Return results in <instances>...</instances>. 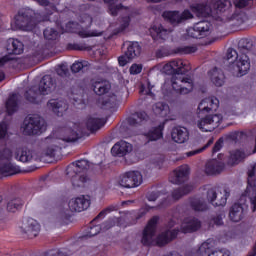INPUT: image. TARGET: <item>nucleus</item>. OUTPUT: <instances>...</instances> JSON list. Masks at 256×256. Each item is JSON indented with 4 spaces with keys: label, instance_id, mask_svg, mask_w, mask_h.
Listing matches in <instances>:
<instances>
[{
    "label": "nucleus",
    "instance_id": "f257e3e1",
    "mask_svg": "<svg viewBox=\"0 0 256 256\" xmlns=\"http://www.w3.org/2000/svg\"><path fill=\"white\" fill-rule=\"evenodd\" d=\"M84 133L83 124L70 123L68 127L46 137L45 143L47 147L44 151L46 157H55L58 151H61L63 147H67V143H75V141L83 137Z\"/></svg>",
    "mask_w": 256,
    "mask_h": 256
},
{
    "label": "nucleus",
    "instance_id": "f03ea898",
    "mask_svg": "<svg viewBox=\"0 0 256 256\" xmlns=\"http://www.w3.org/2000/svg\"><path fill=\"white\" fill-rule=\"evenodd\" d=\"M88 169L99 172L101 171V165L91 164L88 160H77L68 166L67 175L75 189L85 187V184L89 183Z\"/></svg>",
    "mask_w": 256,
    "mask_h": 256
},
{
    "label": "nucleus",
    "instance_id": "7ed1b4c3",
    "mask_svg": "<svg viewBox=\"0 0 256 256\" xmlns=\"http://www.w3.org/2000/svg\"><path fill=\"white\" fill-rule=\"evenodd\" d=\"M238 51L240 59L234 66L235 77H243L247 75L251 69V62H249V54L253 52V41L249 38H242L238 42Z\"/></svg>",
    "mask_w": 256,
    "mask_h": 256
},
{
    "label": "nucleus",
    "instance_id": "20e7f679",
    "mask_svg": "<svg viewBox=\"0 0 256 256\" xmlns=\"http://www.w3.org/2000/svg\"><path fill=\"white\" fill-rule=\"evenodd\" d=\"M23 125L24 135H41V133L47 131L45 119L37 114L25 118Z\"/></svg>",
    "mask_w": 256,
    "mask_h": 256
},
{
    "label": "nucleus",
    "instance_id": "39448f33",
    "mask_svg": "<svg viewBox=\"0 0 256 256\" xmlns=\"http://www.w3.org/2000/svg\"><path fill=\"white\" fill-rule=\"evenodd\" d=\"M249 1L252 0H233V3L238 10L228 18V23H230L232 27H241L243 23H247V21H249L247 13L241 10L243 7H247V5H249Z\"/></svg>",
    "mask_w": 256,
    "mask_h": 256
},
{
    "label": "nucleus",
    "instance_id": "423d86ee",
    "mask_svg": "<svg viewBox=\"0 0 256 256\" xmlns=\"http://www.w3.org/2000/svg\"><path fill=\"white\" fill-rule=\"evenodd\" d=\"M211 31H213V26L210 22L200 21L186 30L187 37L191 39H205V37H209L211 35Z\"/></svg>",
    "mask_w": 256,
    "mask_h": 256
},
{
    "label": "nucleus",
    "instance_id": "0eeeda50",
    "mask_svg": "<svg viewBox=\"0 0 256 256\" xmlns=\"http://www.w3.org/2000/svg\"><path fill=\"white\" fill-rule=\"evenodd\" d=\"M33 15V10L22 9L18 13L15 24L21 31H33L37 27V22L33 19Z\"/></svg>",
    "mask_w": 256,
    "mask_h": 256
},
{
    "label": "nucleus",
    "instance_id": "6e6552de",
    "mask_svg": "<svg viewBox=\"0 0 256 256\" xmlns=\"http://www.w3.org/2000/svg\"><path fill=\"white\" fill-rule=\"evenodd\" d=\"M172 88L176 93L180 95H188L193 91V79L191 77H184L180 75L179 78L177 76L171 77Z\"/></svg>",
    "mask_w": 256,
    "mask_h": 256
},
{
    "label": "nucleus",
    "instance_id": "1a4fd4ad",
    "mask_svg": "<svg viewBox=\"0 0 256 256\" xmlns=\"http://www.w3.org/2000/svg\"><path fill=\"white\" fill-rule=\"evenodd\" d=\"M164 19L172 25V27H179V25H183L185 21H189V19H193V14L189 10H184L183 12L179 11H166L163 13Z\"/></svg>",
    "mask_w": 256,
    "mask_h": 256
},
{
    "label": "nucleus",
    "instance_id": "9d476101",
    "mask_svg": "<svg viewBox=\"0 0 256 256\" xmlns=\"http://www.w3.org/2000/svg\"><path fill=\"white\" fill-rule=\"evenodd\" d=\"M143 183V176L139 171H129L120 177L119 185L126 189H133V187H139Z\"/></svg>",
    "mask_w": 256,
    "mask_h": 256
},
{
    "label": "nucleus",
    "instance_id": "9b49d317",
    "mask_svg": "<svg viewBox=\"0 0 256 256\" xmlns=\"http://www.w3.org/2000/svg\"><path fill=\"white\" fill-rule=\"evenodd\" d=\"M125 45L127 46V51L124 52V55L118 58L121 67H125L129 61H132V59L141 55V45H139V42H128L124 44V46Z\"/></svg>",
    "mask_w": 256,
    "mask_h": 256
},
{
    "label": "nucleus",
    "instance_id": "f8f14e48",
    "mask_svg": "<svg viewBox=\"0 0 256 256\" xmlns=\"http://www.w3.org/2000/svg\"><path fill=\"white\" fill-rule=\"evenodd\" d=\"M223 121V116L220 114H210L200 119L197 123V127L200 128L201 131L211 132L215 131L217 127H219V123Z\"/></svg>",
    "mask_w": 256,
    "mask_h": 256
},
{
    "label": "nucleus",
    "instance_id": "ddd939ff",
    "mask_svg": "<svg viewBox=\"0 0 256 256\" xmlns=\"http://www.w3.org/2000/svg\"><path fill=\"white\" fill-rule=\"evenodd\" d=\"M186 66L183 60H172L163 66L162 71L166 75H172V77L179 79L180 75H185L189 71L185 68Z\"/></svg>",
    "mask_w": 256,
    "mask_h": 256
},
{
    "label": "nucleus",
    "instance_id": "4468645a",
    "mask_svg": "<svg viewBox=\"0 0 256 256\" xmlns=\"http://www.w3.org/2000/svg\"><path fill=\"white\" fill-rule=\"evenodd\" d=\"M256 163L248 170V186L246 188V195L249 197L252 205V212L256 211Z\"/></svg>",
    "mask_w": 256,
    "mask_h": 256
},
{
    "label": "nucleus",
    "instance_id": "2eb2a0df",
    "mask_svg": "<svg viewBox=\"0 0 256 256\" xmlns=\"http://www.w3.org/2000/svg\"><path fill=\"white\" fill-rule=\"evenodd\" d=\"M243 199H245V197H242L239 202L235 203L230 208L229 218L234 223H239V221H242L245 215H247V209H249V206L245 203Z\"/></svg>",
    "mask_w": 256,
    "mask_h": 256
},
{
    "label": "nucleus",
    "instance_id": "dca6fc26",
    "mask_svg": "<svg viewBox=\"0 0 256 256\" xmlns=\"http://www.w3.org/2000/svg\"><path fill=\"white\" fill-rule=\"evenodd\" d=\"M157 223H159V216H153L149 220L142 236L143 245L149 246L153 243V237H155V229L157 227Z\"/></svg>",
    "mask_w": 256,
    "mask_h": 256
},
{
    "label": "nucleus",
    "instance_id": "f3484780",
    "mask_svg": "<svg viewBox=\"0 0 256 256\" xmlns=\"http://www.w3.org/2000/svg\"><path fill=\"white\" fill-rule=\"evenodd\" d=\"M36 86L38 87V91H40L42 97H45V95H51V93L57 89V83L55 82V79L51 77V75L43 76L39 82V85Z\"/></svg>",
    "mask_w": 256,
    "mask_h": 256
},
{
    "label": "nucleus",
    "instance_id": "a211bd4d",
    "mask_svg": "<svg viewBox=\"0 0 256 256\" xmlns=\"http://www.w3.org/2000/svg\"><path fill=\"white\" fill-rule=\"evenodd\" d=\"M230 193L227 189H224V195L220 194L218 196L217 190L211 188L207 192V200L211 203L214 207H225L227 204V197H229Z\"/></svg>",
    "mask_w": 256,
    "mask_h": 256
},
{
    "label": "nucleus",
    "instance_id": "6ab92c4d",
    "mask_svg": "<svg viewBox=\"0 0 256 256\" xmlns=\"http://www.w3.org/2000/svg\"><path fill=\"white\" fill-rule=\"evenodd\" d=\"M91 205V200H89V196H80L78 198H73L69 201L68 207L73 213H81V211H85L89 209Z\"/></svg>",
    "mask_w": 256,
    "mask_h": 256
},
{
    "label": "nucleus",
    "instance_id": "aec40b11",
    "mask_svg": "<svg viewBox=\"0 0 256 256\" xmlns=\"http://www.w3.org/2000/svg\"><path fill=\"white\" fill-rule=\"evenodd\" d=\"M215 240L208 239L206 242L202 243L201 246L198 249V255L201 256H229L225 253H223V250H215Z\"/></svg>",
    "mask_w": 256,
    "mask_h": 256
},
{
    "label": "nucleus",
    "instance_id": "412c9836",
    "mask_svg": "<svg viewBox=\"0 0 256 256\" xmlns=\"http://www.w3.org/2000/svg\"><path fill=\"white\" fill-rule=\"evenodd\" d=\"M22 232L28 239H35L41 231V226L35 219L29 218L21 227Z\"/></svg>",
    "mask_w": 256,
    "mask_h": 256
},
{
    "label": "nucleus",
    "instance_id": "4be33fe9",
    "mask_svg": "<svg viewBox=\"0 0 256 256\" xmlns=\"http://www.w3.org/2000/svg\"><path fill=\"white\" fill-rule=\"evenodd\" d=\"M15 159L21 163H31V161H37V154L29 148H18L15 152Z\"/></svg>",
    "mask_w": 256,
    "mask_h": 256
},
{
    "label": "nucleus",
    "instance_id": "5701e85b",
    "mask_svg": "<svg viewBox=\"0 0 256 256\" xmlns=\"http://www.w3.org/2000/svg\"><path fill=\"white\" fill-rule=\"evenodd\" d=\"M178 234H179V229H173V230L167 229L163 231L158 235L156 239V243L158 247H165V245H167V243H171V241H173V239H175Z\"/></svg>",
    "mask_w": 256,
    "mask_h": 256
},
{
    "label": "nucleus",
    "instance_id": "b1692460",
    "mask_svg": "<svg viewBox=\"0 0 256 256\" xmlns=\"http://www.w3.org/2000/svg\"><path fill=\"white\" fill-rule=\"evenodd\" d=\"M91 89L96 95H105L106 93H109V91H111V83L103 79L92 80Z\"/></svg>",
    "mask_w": 256,
    "mask_h": 256
},
{
    "label": "nucleus",
    "instance_id": "393cba45",
    "mask_svg": "<svg viewBox=\"0 0 256 256\" xmlns=\"http://www.w3.org/2000/svg\"><path fill=\"white\" fill-rule=\"evenodd\" d=\"M131 151H133V145L124 140L117 142L111 149V153L118 157H125V155L131 153Z\"/></svg>",
    "mask_w": 256,
    "mask_h": 256
},
{
    "label": "nucleus",
    "instance_id": "a878e982",
    "mask_svg": "<svg viewBox=\"0 0 256 256\" xmlns=\"http://www.w3.org/2000/svg\"><path fill=\"white\" fill-rule=\"evenodd\" d=\"M189 179V167L181 166L177 170L174 171L173 176L170 179L171 183L174 185H181V183H185Z\"/></svg>",
    "mask_w": 256,
    "mask_h": 256
},
{
    "label": "nucleus",
    "instance_id": "bb28decb",
    "mask_svg": "<svg viewBox=\"0 0 256 256\" xmlns=\"http://www.w3.org/2000/svg\"><path fill=\"white\" fill-rule=\"evenodd\" d=\"M24 47L23 42L18 39L9 38L6 42V51L8 55H21L25 49Z\"/></svg>",
    "mask_w": 256,
    "mask_h": 256
},
{
    "label": "nucleus",
    "instance_id": "cd10ccee",
    "mask_svg": "<svg viewBox=\"0 0 256 256\" xmlns=\"http://www.w3.org/2000/svg\"><path fill=\"white\" fill-rule=\"evenodd\" d=\"M219 109V99L215 97L205 98L198 105V111L213 112Z\"/></svg>",
    "mask_w": 256,
    "mask_h": 256
},
{
    "label": "nucleus",
    "instance_id": "c85d7f7f",
    "mask_svg": "<svg viewBox=\"0 0 256 256\" xmlns=\"http://www.w3.org/2000/svg\"><path fill=\"white\" fill-rule=\"evenodd\" d=\"M171 137L175 143H185L189 141V131L185 127L177 126L172 129Z\"/></svg>",
    "mask_w": 256,
    "mask_h": 256
},
{
    "label": "nucleus",
    "instance_id": "c756f323",
    "mask_svg": "<svg viewBox=\"0 0 256 256\" xmlns=\"http://www.w3.org/2000/svg\"><path fill=\"white\" fill-rule=\"evenodd\" d=\"M225 169V163L213 159L206 163L205 173L207 175H219Z\"/></svg>",
    "mask_w": 256,
    "mask_h": 256
},
{
    "label": "nucleus",
    "instance_id": "7c9ffc66",
    "mask_svg": "<svg viewBox=\"0 0 256 256\" xmlns=\"http://www.w3.org/2000/svg\"><path fill=\"white\" fill-rule=\"evenodd\" d=\"M24 97L26 100L29 101V103L39 104L41 101H43V96L41 92L39 91V88L37 85L30 87L24 94Z\"/></svg>",
    "mask_w": 256,
    "mask_h": 256
},
{
    "label": "nucleus",
    "instance_id": "2f4dec72",
    "mask_svg": "<svg viewBox=\"0 0 256 256\" xmlns=\"http://www.w3.org/2000/svg\"><path fill=\"white\" fill-rule=\"evenodd\" d=\"M201 228V221L197 218H187L183 221L181 229L183 233H193Z\"/></svg>",
    "mask_w": 256,
    "mask_h": 256
},
{
    "label": "nucleus",
    "instance_id": "473e14b6",
    "mask_svg": "<svg viewBox=\"0 0 256 256\" xmlns=\"http://www.w3.org/2000/svg\"><path fill=\"white\" fill-rule=\"evenodd\" d=\"M149 120V116L145 112H136L130 118H128V124L131 127H141L145 125Z\"/></svg>",
    "mask_w": 256,
    "mask_h": 256
},
{
    "label": "nucleus",
    "instance_id": "72a5a7b5",
    "mask_svg": "<svg viewBox=\"0 0 256 256\" xmlns=\"http://www.w3.org/2000/svg\"><path fill=\"white\" fill-rule=\"evenodd\" d=\"M249 155H251V153L249 152L246 153L243 150H236L230 154L227 163L228 165H230V167H233V165H239V163L247 159Z\"/></svg>",
    "mask_w": 256,
    "mask_h": 256
},
{
    "label": "nucleus",
    "instance_id": "f704fd0d",
    "mask_svg": "<svg viewBox=\"0 0 256 256\" xmlns=\"http://www.w3.org/2000/svg\"><path fill=\"white\" fill-rule=\"evenodd\" d=\"M19 167L11 164L7 161L0 165V177H9L11 175H17L19 173Z\"/></svg>",
    "mask_w": 256,
    "mask_h": 256
},
{
    "label": "nucleus",
    "instance_id": "c9c22d12",
    "mask_svg": "<svg viewBox=\"0 0 256 256\" xmlns=\"http://www.w3.org/2000/svg\"><path fill=\"white\" fill-rule=\"evenodd\" d=\"M48 107L55 113L58 117L63 116V112L67 110L65 102L52 99L48 102Z\"/></svg>",
    "mask_w": 256,
    "mask_h": 256
},
{
    "label": "nucleus",
    "instance_id": "e433bc0d",
    "mask_svg": "<svg viewBox=\"0 0 256 256\" xmlns=\"http://www.w3.org/2000/svg\"><path fill=\"white\" fill-rule=\"evenodd\" d=\"M193 11L196 13L197 17H209L214 15L212 4H197Z\"/></svg>",
    "mask_w": 256,
    "mask_h": 256
},
{
    "label": "nucleus",
    "instance_id": "4c0bfd02",
    "mask_svg": "<svg viewBox=\"0 0 256 256\" xmlns=\"http://www.w3.org/2000/svg\"><path fill=\"white\" fill-rule=\"evenodd\" d=\"M23 207V200L19 197L11 196L7 199L6 209L9 213H15Z\"/></svg>",
    "mask_w": 256,
    "mask_h": 256
},
{
    "label": "nucleus",
    "instance_id": "58836bf2",
    "mask_svg": "<svg viewBox=\"0 0 256 256\" xmlns=\"http://www.w3.org/2000/svg\"><path fill=\"white\" fill-rule=\"evenodd\" d=\"M210 77L212 83H214L216 87H223V84L225 83V74L223 73V70L214 68L210 71Z\"/></svg>",
    "mask_w": 256,
    "mask_h": 256
},
{
    "label": "nucleus",
    "instance_id": "ea45409f",
    "mask_svg": "<svg viewBox=\"0 0 256 256\" xmlns=\"http://www.w3.org/2000/svg\"><path fill=\"white\" fill-rule=\"evenodd\" d=\"M19 95L12 94L8 100L6 101V112L7 115H13V113H17V109H19Z\"/></svg>",
    "mask_w": 256,
    "mask_h": 256
},
{
    "label": "nucleus",
    "instance_id": "a19ab883",
    "mask_svg": "<svg viewBox=\"0 0 256 256\" xmlns=\"http://www.w3.org/2000/svg\"><path fill=\"white\" fill-rule=\"evenodd\" d=\"M113 227L111 220L104 222L102 225H95L90 227V231L87 233L86 237H95L99 235L101 231H107Z\"/></svg>",
    "mask_w": 256,
    "mask_h": 256
},
{
    "label": "nucleus",
    "instance_id": "79ce46f5",
    "mask_svg": "<svg viewBox=\"0 0 256 256\" xmlns=\"http://www.w3.org/2000/svg\"><path fill=\"white\" fill-rule=\"evenodd\" d=\"M238 58L241 59V54H239L237 50L233 48L227 50L226 60L230 65V69L233 71V75H235V66L237 65V62H239V60H237Z\"/></svg>",
    "mask_w": 256,
    "mask_h": 256
},
{
    "label": "nucleus",
    "instance_id": "37998d69",
    "mask_svg": "<svg viewBox=\"0 0 256 256\" xmlns=\"http://www.w3.org/2000/svg\"><path fill=\"white\" fill-rule=\"evenodd\" d=\"M164 125L160 124L159 126L152 128L149 132L145 134L146 139L149 141H159L163 137Z\"/></svg>",
    "mask_w": 256,
    "mask_h": 256
},
{
    "label": "nucleus",
    "instance_id": "c03bdc74",
    "mask_svg": "<svg viewBox=\"0 0 256 256\" xmlns=\"http://www.w3.org/2000/svg\"><path fill=\"white\" fill-rule=\"evenodd\" d=\"M103 125H105V122L102 119L95 117H89L86 122L87 129L92 133H94V131H99Z\"/></svg>",
    "mask_w": 256,
    "mask_h": 256
},
{
    "label": "nucleus",
    "instance_id": "a18cd8bd",
    "mask_svg": "<svg viewBox=\"0 0 256 256\" xmlns=\"http://www.w3.org/2000/svg\"><path fill=\"white\" fill-rule=\"evenodd\" d=\"M212 11L214 15L216 13H223V11L229 9L231 7V1L230 0H218L216 2H212Z\"/></svg>",
    "mask_w": 256,
    "mask_h": 256
},
{
    "label": "nucleus",
    "instance_id": "49530a36",
    "mask_svg": "<svg viewBox=\"0 0 256 256\" xmlns=\"http://www.w3.org/2000/svg\"><path fill=\"white\" fill-rule=\"evenodd\" d=\"M118 101L119 98L115 94H110L108 96H104L100 103L104 109H111L117 105Z\"/></svg>",
    "mask_w": 256,
    "mask_h": 256
},
{
    "label": "nucleus",
    "instance_id": "de8ad7c7",
    "mask_svg": "<svg viewBox=\"0 0 256 256\" xmlns=\"http://www.w3.org/2000/svg\"><path fill=\"white\" fill-rule=\"evenodd\" d=\"M191 191H193V186L185 185L178 189H175L172 192V197H173V199H176V201H177V200L181 199V197H183L185 195H189V193H191Z\"/></svg>",
    "mask_w": 256,
    "mask_h": 256
},
{
    "label": "nucleus",
    "instance_id": "09e8293b",
    "mask_svg": "<svg viewBox=\"0 0 256 256\" xmlns=\"http://www.w3.org/2000/svg\"><path fill=\"white\" fill-rule=\"evenodd\" d=\"M153 111L155 115H160V117H167L169 114V105L163 102H158L153 106Z\"/></svg>",
    "mask_w": 256,
    "mask_h": 256
},
{
    "label": "nucleus",
    "instance_id": "8fccbe9b",
    "mask_svg": "<svg viewBox=\"0 0 256 256\" xmlns=\"http://www.w3.org/2000/svg\"><path fill=\"white\" fill-rule=\"evenodd\" d=\"M190 205L194 211H198V212L207 211V209H209V207L207 206V203H205L204 200L201 198L192 199L190 201Z\"/></svg>",
    "mask_w": 256,
    "mask_h": 256
},
{
    "label": "nucleus",
    "instance_id": "3c124183",
    "mask_svg": "<svg viewBox=\"0 0 256 256\" xmlns=\"http://www.w3.org/2000/svg\"><path fill=\"white\" fill-rule=\"evenodd\" d=\"M106 3H108V11L112 17H117L119 11L125 8L122 4H115L117 0H106Z\"/></svg>",
    "mask_w": 256,
    "mask_h": 256
},
{
    "label": "nucleus",
    "instance_id": "603ef678",
    "mask_svg": "<svg viewBox=\"0 0 256 256\" xmlns=\"http://www.w3.org/2000/svg\"><path fill=\"white\" fill-rule=\"evenodd\" d=\"M89 69V62L82 61V62H75L71 66L72 73H85Z\"/></svg>",
    "mask_w": 256,
    "mask_h": 256
},
{
    "label": "nucleus",
    "instance_id": "864d4df0",
    "mask_svg": "<svg viewBox=\"0 0 256 256\" xmlns=\"http://www.w3.org/2000/svg\"><path fill=\"white\" fill-rule=\"evenodd\" d=\"M151 33H155L156 39L165 40V38L167 37V30L165 28H163V26H161V25L153 26Z\"/></svg>",
    "mask_w": 256,
    "mask_h": 256
},
{
    "label": "nucleus",
    "instance_id": "5fc2aeb1",
    "mask_svg": "<svg viewBox=\"0 0 256 256\" xmlns=\"http://www.w3.org/2000/svg\"><path fill=\"white\" fill-rule=\"evenodd\" d=\"M196 51L197 47L195 46H184L176 48L174 53H177L179 55H189V53H195Z\"/></svg>",
    "mask_w": 256,
    "mask_h": 256
},
{
    "label": "nucleus",
    "instance_id": "6e6d98bb",
    "mask_svg": "<svg viewBox=\"0 0 256 256\" xmlns=\"http://www.w3.org/2000/svg\"><path fill=\"white\" fill-rule=\"evenodd\" d=\"M213 138H210L208 140V142L200 149L197 150H192L186 153L187 157H193L194 155H198V153H203V151H205V149H208L209 147H211V145H213Z\"/></svg>",
    "mask_w": 256,
    "mask_h": 256
},
{
    "label": "nucleus",
    "instance_id": "4d7b16f0",
    "mask_svg": "<svg viewBox=\"0 0 256 256\" xmlns=\"http://www.w3.org/2000/svg\"><path fill=\"white\" fill-rule=\"evenodd\" d=\"M71 255V252L69 250L63 248L60 250H50L46 253H44L42 256H69Z\"/></svg>",
    "mask_w": 256,
    "mask_h": 256
},
{
    "label": "nucleus",
    "instance_id": "13d9d810",
    "mask_svg": "<svg viewBox=\"0 0 256 256\" xmlns=\"http://www.w3.org/2000/svg\"><path fill=\"white\" fill-rule=\"evenodd\" d=\"M223 219H225V212H220L219 214H216V216L212 218L211 223L216 225V227H223Z\"/></svg>",
    "mask_w": 256,
    "mask_h": 256
},
{
    "label": "nucleus",
    "instance_id": "bf43d9fd",
    "mask_svg": "<svg viewBox=\"0 0 256 256\" xmlns=\"http://www.w3.org/2000/svg\"><path fill=\"white\" fill-rule=\"evenodd\" d=\"M57 35H58L57 30H55L53 28H46L44 30V37H45V39H48L49 41H53V40L57 39Z\"/></svg>",
    "mask_w": 256,
    "mask_h": 256
},
{
    "label": "nucleus",
    "instance_id": "052dcab7",
    "mask_svg": "<svg viewBox=\"0 0 256 256\" xmlns=\"http://www.w3.org/2000/svg\"><path fill=\"white\" fill-rule=\"evenodd\" d=\"M12 157V152L11 149L5 148L3 150L0 151V165L1 163H7V161H9V159H11Z\"/></svg>",
    "mask_w": 256,
    "mask_h": 256
},
{
    "label": "nucleus",
    "instance_id": "680f3d73",
    "mask_svg": "<svg viewBox=\"0 0 256 256\" xmlns=\"http://www.w3.org/2000/svg\"><path fill=\"white\" fill-rule=\"evenodd\" d=\"M73 216V211L69 209H62L59 213V218L62 221H69V219H71V217Z\"/></svg>",
    "mask_w": 256,
    "mask_h": 256
},
{
    "label": "nucleus",
    "instance_id": "e2e57ef3",
    "mask_svg": "<svg viewBox=\"0 0 256 256\" xmlns=\"http://www.w3.org/2000/svg\"><path fill=\"white\" fill-rule=\"evenodd\" d=\"M111 211H115V206H109L106 209L102 210L93 220L92 223H95V221H99V219L105 217L107 213H111Z\"/></svg>",
    "mask_w": 256,
    "mask_h": 256
},
{
    "label": "nucleus",
    "instance_id": "0e129e2a",
    "mask_svg": "<svg viewBox=\"0 0 256 256\" xmlns=\"http://www.w3.org/2000/svg\"><path fill=\"white\" fill-rule=\"evenodd\" d=\"M141 71H143V66L139 64H133L129 69L131 75H139Z\"/></svg>",
    "mask_w": 256,
    "mask_h": 256
},
{
    "label": "nucleus",
    "instance_id": "69168bd1",
    "mask_svg": "<svg viewBox=\"0 0 256 256\" xmlns=\"http://www.w3.org/2000/svg\"><path fill=\"white\" fill-rule=\"evenodd\" d=\"M129 23H131V18L129 16L123 17L118 33H122L123 30L127 29L129 27Z\"/></svg>",
    "mask_w": 256,
    "mask_h": 256
},
{
    "label": "nucleus",
    "instance_id": "338daca9",
    "mask_svg": "<svg viewBox=\"0 0 256 256\" xmlns=\"http://www.w3.org/2000/svg\"><path fill=\"white\" fill-rule=\"evenodd\" d=\"M160 195H161V192L153 191V192H148L146 197H147L148 201H157V199H159Z\"/></svg>",
    "mask_w": 256,
    "mask_h": 256
},
{
    "label": "nucleus",
    "instance_id": "774afa93",
    "mask_svg": "<svg viewBox=\"0 0 256 256\" xmlns=\"http://www.w3.org/2000/svg\"><path fill=\"white\" fill-rule=\"evenodd\" d=\"M7 123L2 122L0 123V139H5V137H7Z\"/></svg>",
    "mask_w": 256,
    "mask_h": 256
}]
</instances>
